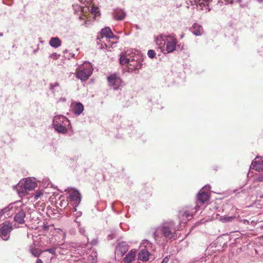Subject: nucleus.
Instances as JSON below:
<instances>
[{
  "label": "nucleus",
  "mask_w": 263,
  "mask_h": 263,
  "mask_svg": "<svg viewBox=\"0 0 263 263\" xmlns=\"http://www.w3.org/2000/svg\"><path fill=\"white\" fill-rule=\"evenodd\" d=\"M192 32L196 36L201 35L203 32V28L201 26L194 24L191 28Z\"/></svg>",
  "instance_id": "obj_18"
},
{
  "label": "nucleus",
  "mask_w": 263,
  "mask_h": 263,
  "mask_svg": "<svg viewBox=\"0 0 263 263\" xmlns=\"http://www.w3.org/2000/svg\"><path fill=\"white\" fill-rule=\"evenodd\" d=\"M3 33L1 32L0 33V36H3Z\"/></svg>",
  "instance_id": "obj_48"
},
{
  "label": "nucleus",
  "mask_w": 263,
  "mask_h": 263,
  "mask_svg": "<svg viewBox=\"0 0 263 263\" xmlns=\"http://www.w3.org/2000/svg\"><path fill=\"white\" fill-rule=\"evenodd\" d=\"M44 251L45 252H49L50 253L52 254H55V248H50V249H47L45 250H44Z\"/></svg>",
  "instance_id": "obj_33"
},
{
  "label": "nucleus",
  "mask_w": 263,
  "mask_h": 263,
  "mask_svg": "<svg viewBox=\"0 0 263 263\" xmlns=\"http://www.w3.org/2000/svg\"><path fill=\"white\" fill-rule=\"evenodd\" d=\"M237 2L239 3H240L242 2V0H237Z\"/></svg>",
  "instance_id": "obj_46"
},
{
  "label": "nucleus",
  "mask_w": 263,
  "mask_h": 263,
  "mask_svg": "<svg viewBox=\"0 0 263 263\" xmlns=\"http://www.w3.org/2000/svg\"><path fill=\"white\" fill-rule=\"evenodd\" d=\"M60 55L57 53L56 52L53 53L50 55V58H51L54 60L59 59L60 58Z\"/></svg>",
  "instance_id": "obj_32"
},
{
  "label": "nucleus",
  "mask_w": 263,
  "mask_h": 263,
  "mask_svg": "<svg viewBox=\"0 0 263 263\" xmlns=\"http://www.w3.org/2000/svg\"><path fill=\"white\" fill-rule=\"evenodd\" d=\"M226 2L229 3L230 4H233L234 3L233 0H227Z\"/></svg>",
  "instance_id": "obj_41"
},
{
  "label": "nucleus",
  "mask_w": 263,
  "mask_h": 263,
  "mask_svg": "<svg viewBox=\"0 0 263 263\" xmlns=\"http://www.w3.org/2000/svg\"><path fill=\"white\" fill-rule=\"evenodd\" d=\"M72 7L75 13L78 14L79 12H81V13H83V15H80L79 16V19L82 20H85V15L84 13L86 12V10H85V8L77 4L73 5Z\"/></svg>",
  "instance_id": "obj_16"
},
{
  "label": "nucleus",
  "mask_w": 263,
  "mask_h": 263,
  "mask_svg": "<svg viewBox=\"0 0 263 263\" xmlns=\"http://www.w3.org/2000/svg\"><path fill=\"white\" fill-rule=\"evenodd\" d=\"M197 205L195 206L196 210H197Z\"/></svg>",
  "instance_id": "obj_53"
},
{
  "label": "nucleus",
  "mask_w": 263,
  "mask_h": 263,
  "mask_svg": "<svg viewBox=\"0 0 263 263\" xmlns=\"http://www.w3.org/2000/svg\"><path fill=\"white\" fill-rule=\"evenodd\" d=\"M79 1H80L81 3H82V0H78Z\"/></svg>",
  "instance_id": "obj_52"
},
{
  "label": "nucleus",
  "mask_w": 263,
  "mask_h": 263,
  "mask_svg": "<svg viewBox=\"0 0 263 263\" xmlns=\"http://www.w3.org/2000/svg\"><path fill=\"white\" fill-rule=\"evenodd\" d=\"M130 51L127 50L124 53H122L120 55V63L121 65L128 64L133 56H130Z\"/></svg>",
  "instance_id": "obj_13"
},
{
  "label": "nucleus",
  "mask_w": 263,
  "mask_h": 263,
  "mask_svg": "<svg viewBox=\"0 0 263 263\" xmlns=\"http://www.w3.org/2000/svg\"><path fill=\"white\" fill-rule=\"evenodd\" d=\"M240 6L242 8H246V7H248V4L246 3V4H240Z\"/></svg>",
  "instance_id": "obj_38"
},
{
  "label": "nucleus",
  "mask_w": 263,
  "mask_h": 263,
  "mask_svg": "<svg viewBox=\"0 0 263 263\" xmlns=\"http://www.w3.org/2000/svg\"><path fill=\"white\" fill-rule=\"evenodd\" d=\"M108 85L114 90H118L123 83L119 75L116 73L110 74L107 78Z\"/></svg>",
  "instance_id": "obj_6"
},
{
  "label": "nucleus",
  "mask_w": 263,
  "mask_h": 263,
  "mask_svg": "<svg viewBox=\"0 0 263 263\" xmlns=\"http://www.w3.org/2000/svg\"><path fill=\"white\" fill-rule=\"evenodd\" d=\"M86 24V22L84 21V23L82 25H85Z\"/></svg>",
  "instance_id": "obj_49"
},
{
  "label": "nucleus",
  "mask_w": 263,
  "mask_h": 263,
  "mask_svg": "<svg viewBox=\"0 0 263 263\" xmlns=\"http://www.w3.org/2000/svg\"><path fill=\"white\" fill-rule=\"evenodd\" d=\"M74 114L77 116H79L84 110V106L80 102L75 104L72 108Z\"/></svg>",
  "instance_id": "obj_22"
},
{
  "label": "nucleus",
  "mask_w": 263,
  "mask_h": 263,
  "mask_svg": "<svg viewBox=\"0 0 263 263\" xmlns=\"http://www.w3.org/2000/svg\"><path fill=\"white\" fill-rule=\"evenodd\" d=\"M168 258L167 257H165V258H163L161 263H168Z\"/></svg>",
  "instance_id": "obj_37"
},
{
  "label": "nucleus",
  "mask_w": 263,
  "mask_h": 263,
  "mask_svg": "<svg viewBox=\"0 0 263 263\" xmlns=\"http://www.w3.org/2000/svg\"><path fill=\"white\" fill-rule=\"evenodd\" d=\"M49 44L51 47L57 48L61 45L62 41L58 37H53L50 39Z\"/></svg>",
  "instance_id": "obj_24"
},
{
  "label": "nucleus",
  "mask_w": 263,
  "mask_h": 263,
  "mask_svg": "<svg viewBox=\"0 0 263 263\" xmlns=\"http://www.w3.org/2000/svg\"><path fill=\"white\" fill-rule=\"evenodd\" d=\"M147 55L149 58L153 59L156 55L155 51L154 50H149L147 52Z\"/></svg>",
  "instance_id": "obj_29"
},
{
  "label": "nucleus",
  "mask_w": 263,
  "mask_h": 263,
  "mask_svg": "<svg viewBox=\"0 0 263 263\" xmlns=\"http://www.w3.org/2000/svg\"><path fill=\"white\" fill-rule=\"evenodd\" d=\"M135 27H136V28L137 29H139V26H138V25H136Z\"/></svg>",
  "instance_id": "obj_45"
},
{
  "label": "nucleus",
  "mask_w": 263,
  "mask_h": 263,
  "mask_svg": "<svg viewBox=\"0 0 263 263\" xmlns=\"http://www.w3.org/2000/svg\"><path fill=\"white\" fill-rule=\"evenodd\" d=\"M243 223L248 224L249 223V221L248 220L245 219L243 220Z\"/></svg>",
  "instance_id": "obj_42"
},
{
  "label": "nucleus",
  "mask_w": 263,
  "mask_h": 263,
  "mask_svg": "<svg viewBox=\"0 0 263 263\" xmlns=\"http://www.w3.org/2000/svg\"><path fill=\"white\" fill-rule=\"evenodd\" d=\"M182 217L183 218L185 217L187 220H190L193 217V212L190 213L187 211H184L182 214Z\"/></svg>",
  "instance_id": "obj_28"
},
{
  "label": "nucleus",
  "mask_w": 263,
  "mask_h": 263,
  "mask_svg": "<svg viewBox=\"0 0 263 263\" xmlns=\"http://www.w3.org/2000/svg\"><path fill=\"white\" fill-rule=\"evenodd\" d=\"M53 127L57 133L65 134L67 133V126L71 125L69 120L65 116L58 115L54 116L52 121Z\"/></svg>",
  "instance_id": "obj_2"
},
{
  "label": "nucleus",
  "mask_w": 263,
  "mask_h": 263,
  "mask_svg": "<svg viewBox=\"0 0 263 263\" xmlns=\"http://www.w3.org/2000/svg\"><path fill=\"white\" fill-rule=\"evenodd\" d=\"M104 46H106V45L105 44L103 46V45L102 44L101 45V48L102 49V48H104Z\"/></svg>",
  "instance_id": "obj_44"
},
{
  "label": "nucleus",
  "mask_w": 263,
  "mask_h": 263,
  "mask_svg": "<svg viewBox=\"0 0 263 263\" xmlns=\"http://www.w3.org/2000/svg\"><path fill=\"white\" fill-rule=\"evenodd\" d=\"M59 86V84L58 82H55L53 84H50V86H49V89L50 90H53L54 87Z\"/></svg>",
  "instance_id": "obj_34"
},
{
  "label": "nucleus",
  "mask_w": 263,
  "mask_h": 263,
  "mask_svg": "<svg viewBox=\"0 0 263 263\" xmlns=\"http://www.w3.org/2000/svg\"><path fill=\"white\" fill-rule=\"evenodd\" d=\"M259 3H261L263 2V0H257Z\"/></svg>",
  "instance_id": "obj_47"
},
{
  "label": "nucleus",
  "mask_w": 263,
  "mask_h": 263,
  "mask_svg": "<svg viewBox=\"0 0 263 263\" xmlns=\"http://www.w3.org/2000/svg\"><path fill=\"white\" fill-rule=\"evenodd\" d=\"M29 251L32 254V255L35 257H39L42 253L41 250H40L39 248H35L34 244L31 245L30 247Z\"/></svg>",
  "instance_id": "obj_26"
},
{
  "label": "nucleus",
  "mask_w": 263,
  "mask_h": 263,
  "mask_svg": "<svg viewBox=\"0 0 263 263\" xmlns=\"http://www.w3.org/2000/svg\"><path fill=\"white\" fill-rule=\"evenodd\" d=\"M183 37V34H182V35H181V38H182Z\"/></svg>",
  "instance_id": "obj_50"
},
{
  "label": "nucleus",
  "mask_w": 263,
  "mask_h": 263,
  "mask_svg": "<svg viewBox=\"0 0 263 263\" xmlns=\"http://www.w3.org/2000/svg\"><path fill=\"white\" fill-rule=\"evenodd\" d=\"M26 210L24 205L17 206L15 204L13 214H15L14 220L19 224H23L25 222Z\"/></svg>",
  "instance_id": "obj_5"
},
{
  "label": "nucleus",
  "mask_w": 263,
  "mask_h": 263,
  "mask_svg": "<svg viewBox=\"0 0 263 263\" xmlns=\"http://www.w3.org/2000/svg\"><path fill=\"white\" fill-rule=\"evenodd\" d=\"M104 37H106L108 39L115 37V35L109 27H105L102 29L100 32V36H98L97 37V39L100 40L101 39H103Z\"/></svg>",
  "instance_id": "obj_12"
},
{
  "label": "nucleus",
  "mask_w": 263,
  "mask_h": 263,
  "mask_svg": "<svg viewBox=\"0 0 263 263\" xmlns=\"http://www.w3.org/2000/svg\"><path fill=\"white\" fill-rule=\"evenodd\" d=\"M226 2L227 1V0H224Z\"/></svg>",
  "instance_id": "obj_56"
},
{
  "label": "nucleus",
  "mask_w": 263,
  "mask_h": 263,
  "mask_svg": "<svg viewBox=\"0 0 263 263\" xmlns=\"http://www.w3.org/2000/svg\"><path fill=\"white\" fill-rule=\"evenodd\" d=\"M166 35H161L157 37L156 39V44L159 46L160 48L162 50L164 45L166 44Z\"/></svg>",
  "instance_id": "obj_21"
},
{
  "label": "nucleus",
  "mask_w": 263,
  "mask_h": 263,
  "mask_svg": "<svg viewBox=\"0 0 263 263\" xmlns=\"http://www.w3.org/2000/svg\"><path fill=\"white\" fill-rule=\"evenodd\" d=\"M43 193L41 191H39L35 193L33 198L34 201L37 200L41 196H43Z\"/></svg>",
  "instance_id": "obj_30"
},
{
  "label": "nucleus",
  "mask_w": 263,
  "mask_h": 263,
  "mask_svg": "<svg viewBox=\"0 0 263 263\" xmlns=\"http://www.w3.org/2000/svg\"><path fill=\"white\" fill-rule=\"evenodd\" d=\"M37 186L36 182L31 178H27L25 181L20 182L17 185L18 193L21 195H25L28 191L34 190Z\"/></svg>",
  "instance_id": "obj_3"
},
{
  "label": "nucleus",
  "mask_w": 263,
  "mask_h": 263,
  "mask_svg": "<svg viewBox=\"0 0 263 263\" xmlns=\"http://www.w3.org/2000/svg\"><path fill=\"white\" fill-rule=\"evenodd\" d=\"M93 68L92 65L89 63H85L80 69L79 70L76 74V77L82 81H85L92 74Z\"/></svg>",
  "instance_id": "obj_4"
},
{
  "label": "nucleus",
  "mask_w": 263,
  "mask_h": 263,
  "mask_svg": "<svg viewBox=\"0 0 263 263\" xmlns=\"http://www.w3.org/2000/svg\"><path fill=\"white\" fill-rule=\"evenodd\" d=\"M261 238H263V235L261 236Z\"/></svg>",
  "instance_id": "obj_55"
},
{
  "label": "nucleus",
  "mask_w": 263,
  "mask_h": 263,
  "mask_svg": "<svg viewBox=\"0 0 263 263\" xmlns=\"http://www.w3.org/2000/svg\"><path fill=\"white\" fill-rule=\"evenodd\" d=\"M142 65L143 64L140 59H135V58H131L127 65V70L129 72L138 73L139 69L142 67Z\"/></svg>",
  "instance_id": "obj_7"
},
{
  "label": "nucleus",
  "mask_w": 263,
  "mask_h": 263,
  "mask_svg": "<svg viewBox=\"0 0 263 263\" xmlns=\"http://www.w3.org/2000/svg\"><path fill=\"white\" fill-rule=\"evenodd\" d=\"M128 249V246L126 242L122 241L118 243L117 246V251L120 252L122 255L125 253Z\"/></svg>",
  "instance_id": "obj_17"
},
{
  "label": "nucleus",
  "mask_w": 263,
  "mask_h": 263,
  "mask_svg": "<svg viewBox=\"0 0 263 263\" xmlns=\"http://www.w3.org/2000/svg\"><path fill=\"white\" fill-rule=\"evenodd\" d=\"M38 50H39V48H37L36 49H34L33 50V53H35L36 52H37Z\"/></svg>",
  "instance_id": "obj_43"
},
{
  "label": "nucleus",
  "mask_w": 263,
  "mask_h": 263,
  "mask_svg": "<svg viewBox=\"0 0 263 263\" xmlns=\"http://www.w3.org/2000/svg\"><path fill=\"white\" fill-rule=\"evenodd\" d=\"M251 168L257 171H261L263 170V161L259 159V158H256L252 162Z\"/></svg>",
  "instance_id": "obj_14"
},
{
  "label": "nucleus",
  "mask_w": 263,
  "mask_h": 263,
  "mask_svg": "<svg viewBox=\"0 0 263 263\" xmlns=\"http://www.w3.org/2000/svg\"><path fill=\"white\" fill-rule=\"evenodd\" d=\"M82 215V213H80V214L78 215V216H79L80 215Z\"/></svg>",
  "instance_id": "obj_51"
},
{
  "label": "nucleus",
  "mask_w": 263,
  "mask_h": 263,
  "mask_svg": "<svg viewBox=\"0 0 263 263\" xmlns=\"http://www.w3.org/2000/svg\"><path fill=\"white\" fill-rule=\"evenodd\" d=\"M255 181L263 182V173L259 174L255 178Z\"/></svg>",
  "instance_id": "obj_31"
},
{
  "label": "nucleus",
  "mask_w": 263,
  "mask_h": 263,
  "mask_svg": "<svg viewBox=\"0 0 263 263\" xmlns=\"http://www.w3.org/2000/svg\"><path fill=\"white\" fill-rule=\"evenodd\" d=\"M235 218V216H224V217H221L220 220L224 223V222H231L232 221L234 218Z\"/></svg>",
  "instance_id": "obj_27"
},
{
  "label": "nucleus",
  "mask_w": 263,
  "mask_h": 263,
  "mask_svg": "<svg viewBox=\"0 0 263 263\" xmlns=\"http://www.w3.org/2000/svg\"><path fill=\"white\" fill-rule=\"evenodd\" d=\"M12 230V226L9 223H5L0 228V236L4 240H8L9 233Z\"/></svg>",
  "instance_id": "obj_9"
},
{
  "label": "nucleus",
  "mask_w": 263,
  "mask_h": 263,
  "mask_svg": "<svg viewBox=\"0 0 263 263\" xmlns=\"http://www.w3.org/2000/svg\"><path fill=\"white\" fill-rule=\"evenodd\" d=\"M88 1L89 2H91L92 0H88Z\"/></svg>",
  "instance_id": "obj_54"
},
{
  "label": "nucleus",
  "mask_w": 263,
  "mask_h": 263,
  "mask_svg": "<svg viewBox=\"0 0 263 263\" xmlns=\"http://www.w3.org/2000/svg\"><path fill=\"white\" fill-rule=\"evenodd\" d=\"M176 224L173 221H166L155 228L153 236L159 244L177 238Z\"/></svg>",
  "instance_id": "obj_1"
},
{
  "label": "nucleus",
  "mask_w": 263,
  "mask_h": 263,
  "mask_svg": "<svg viewBox=\"0 0 263 263\" xmlns=\"http://www.w3.org/2000/svg\"><path fill=\"white\" fill-rule=\"evenodd\" d=\"M210 188H211V186L209 185H206L201 190H202L203 191L206 192V191L210 190Z\"/></svg>",
  "instance_id": "obj_36"
},
{
  "label": "nucleus",
  "mask_w": 263,
  "mask_h": 263,
  "mask_svg": "<svg viewBox=\"0 0 263 263\" xmlns=\"http://www.w3.org/2000/svg\"><path fill=\"white\" fill-rule=\"evenodd\" d=\"M136 256L135 251H129L124 258V261L125 263H131L134 259Z\"/></svg>",
  "instance_id": "obj_25"
},
{
  "label": "nucleus",
  "mask_w": 263,
  "mask_h": 263,
  "mask_svg": "<svg viewBox=\"0 0 263 263\" xmlns=\"http://www.w3.org/2000/svg\"><path fill=\"white\" fill-rule=\"evenodd\" d=\"M166 53H171L175 50L177 46V39L174 34H167L166 39Z\"/></svg>",
  "instance_id": "obj_8"
},
{
  "label": "nucleus",
  "mask_w": 263,
  "mask_h": 263,
  "mask_svg": "<svg viewBox=\"0 0 263 263\" xmlns=\"http://www.w3.org/2000/svg\"><path fill=\"white\" fill-rule=\"evenodd\" d=\"M126 16L125 12L121 9H117L114 11V17L116 20H122Z\"/></svg>",
  "instance_id": "obj_19"
},
{
  "label": "nucleus",
  "mask_w": 263,
  "mask_h": 263,
  "mask_svg": "<svg viewBox=\"0 0 263 263\" xmlns=\"http://www.w3.org/2000/svg\"><path fill=\"white\" fill-rule=\"evenodd\" d=\"M209 199V195L208 192L200 190L197 195L198 202L204 203Z\"/></svg>",
  "instance_id": "obj_15"
},
{
  "label": "nucleus",
  "mask_w": 263,
  "mask_h": 263,
  "mask_svg": "<svg viewBox=\"0 0 263 263\" xmlns=\"http://www.w3.org/2000/svg\"><path fill=\"white\" fill-rule=\"evenodd\" d=\"M91 12L92 13H95V14H97L98 13H99V11H98L97 8L93 7L91 9Z\"/></svg>",
  "instance_id": "obj_35"
},
{
  "label": "nucleus",
  "mask_w": 263,
  "mask_h": 263,
  "mask_svg": "<svg viewBox=\"0 0 263 263\" xmlns=\"http://www.w3.org/2000/svg\"><path fill=\"white\" fill-rule=\"evenodd\" d=\"M36 263H43L42 260L40 259H37L36 260Z\"/></svg>",
  "instance_id": "obj_40"
},
{
  "label": "nucleus",
  "mask_w": 263,
  "mask_h": 263,
  "mask_svg": "<svg viewBox=\"0 0 263 263\" xmlns=\"http://www.w3.org/2000/svg\"><path fill=\"white\" fill-rule=\"evenodd\" d=\"M210 0H189L191 5H199L202 8V7L208 6Z\"/></svg>",
  "instance_id": "obj_23"
},
{
  "label": "nucleus",
  "mask_w": 263,
  "mask_h": 263,
  "mask_svg": "<svg viewBox=\"0 0 263 263\" xmlns=\"http://www.w3.org/2000/svg\"><path fill=\"white\" fill-rule=\"evenodd\" d=\"M149 252L146 249H143L139 253L138 258L143 261H147L149 259Z\"/></svg>",
  "instance_id": "obj_20"
},
{
  "label": "nucleus",
  "mask_w": 263,
  "mask_h": 263,
  "mask_svg": "<svg viewBox=\"0 0 263 263\" xmlns=\"http://www.w3.org/2000/svg\"><path fill=\"white\" fill-rule=\"evenodd\" d=\"M80 232L81 234H84L85 230L84 229H80Z\"/></svg>",
  "instance_id": "obj_39"
},
{
  "label": "nucleus",
  "mask_w": 263,
  "mask_h": 263,
  "mask_svg": "<svg viewBox=\"0 0 263 263\" xmlns=\"http://www.w3.org/2000/svg\"><path fill=\"white\" fill-rule=\"evenodd\" d=\"M70 199L75 202V206L73 208L72 212L77 211L76 206H77L80 203L81 200V196L78 191H73L70 194Z\"/></svg>",
  "instance_id": "obj_11"
},
{
  "label": "nucleus",
  "mask_w": 263,
  "mask_h": 263,
  "mask_svg": "<svg viewBox=\"0 0 263 263\" xmlns=\"http://www.w3.org/2000/svg\"><path fill=\"white\" fill-rule=\"evenodd\" d=\"M15 203H11L8 206L0 210V218L3 216L5 218L9 217L13 214V210H15Z\"/></svg>",
  "instance_id": "obj_10"
}]
</instances>
